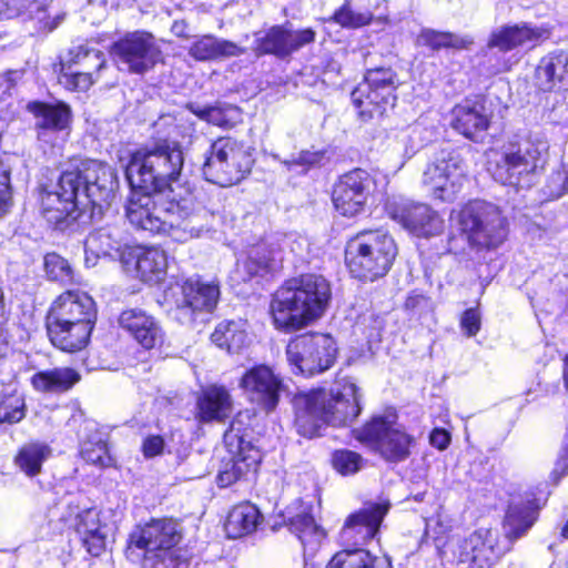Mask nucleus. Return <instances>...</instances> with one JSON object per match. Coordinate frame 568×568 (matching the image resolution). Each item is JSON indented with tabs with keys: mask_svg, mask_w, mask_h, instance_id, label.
Returning a JSON list of instances; mask_svg holds the SVG:
<instances>
[{
	"mask_svg": "<svg viewBox=\"0 0 568 568\" xmlns=\"http://www.w3.org/2000/svg\"><path fill=\"white\" fill-rule=\"evenodd\" d=\"M119 181L115 170L99 161H85L62 172L55 184L41 186L43 217L64 231L89 212L102 214L109 207Z\"/></svg>",
	"mask_w": 568,
	"mask_h": 568,
	"instance_id": "f257e3e1",
	"label": "nucleus"
},
{
	"mask_svg": "<svg viewBox=\"0 0 568 568\" xmlns=\"http://www.w3.org/2000/svg\"><path fill=\"white\" fill-rule=\"evenodd\" d=\"M166 203L152 196L130 199L125 215L139 230L151 234H166L176 242L184 243L200 237L211 229L212 214L194 202L191 187L181 192L171 190Z\"/></svg>",
	"mask_w": 568,
	"mask_h": 568,
	"instance_id": "f03ea898",
	"label": "nucleus"
},
{
	"mask_svg": "<svg viewBox=\"0 0 568 568\" xmlns=\"http://www.w3.org/2000/svg\"><path fill=\"white\" fill-rule=\"evenodd\" d=\"M363 393L353 378L336 381L331 389H312L294 396L295 426L300 435L315 437L324 426L345 427L362 412Z\"/></svg>",
	"mask_w": 568,
	"mask_h": 568,
	"instance_id": "7ed1b4c3",
	"label": "nucleus"
},
{
	"mask_svg": "<svg viewBox=\"0 0 568 568\" xmlns=\"http://www.w3.org/2000/svg\"><path fill=\"white\" fill-rule=\"evenodd\" d=\"M184 165L181 145L169 139H158L138 150L125 168V178L132 190L140 191L131 199L152 196L162 202L171 190L181 192L190 187L180 182Z\"/></svg>",
	"mask_w": 568,
	"mask_h": 568,
	"instance_id": "20e7f679",
	"label": "nucleus"
},
{
	"mask_svg": "<svg viewBox=\"0 0 568 568\" xmlns=\"http://www.w3.org/2000/svg\"><path fill=\"white\" fill-rule=\"evenodd\" d=\"M331 300L329 283L321 275L287 280L274 294L271 313L276 328L296 331L323 315Z\"/></svg>",
	"mask_w": 568,
	"mask_h": 568,
	"instance_id": "39448f33",
	"label": "nucleus"
},
{
	"mask_svg": "<svg viewBox=\"0 0 568 568\" xmlns=\"http://www.w3.org/2000/svg\"><path fill=\"white\" fill-rule=\"evenodd\" d=\"M397 255L393 237L382 230H368L351 239L345 247V263L349 273L373 282L385 276Z\"/></svg>",
	"mask_w": 568,
	"mask_h": 568,
	"instance_id": "423d86ee",
	"label": "nucleus"
},
{
	"mask_svg": "<svg viewBox=\"0 0 568 568\" xmlns=\"http://www.w3.org/2000/svg\"><path fill=\"white\" fill-rule=\"evenodd\" d=\"M548 143L537 134H516L496 163L494 178L503 184L529 186L546 163Z\"/></svg>",
	"mask_w": 568,
	"mask_h": 568,
	"instance_id": "0eeeda50",
	"label": "nucleus"
},
{
	"mask_svg": "<svg viewBox=\"0 0 568 568\" xmlns=\"http://www.w3.org/2000/svg\"><path fill=\"white\" fill-rule=\"evenodd\" d=\"M456 219L462 234L476 251L495 250L507 239V220L493 203L470 201L457 212Z\"/></svg>",
	"mask_w": 568,
	"mask_h": 568,
	"instance_id": "6e6552de",
	"label": "nucleus"
},
{
	"mask_svg": "<svg viewBox=\"0 0 568 568\" xmlns=\"http://www.w3.org/2000/svg\"><path fill=\"white\" fill-rule=\"evenodd\" d=\"M202 173L206 181L230 186L241 182L252 170L253 155L244 142L232 136L214 140L204 154Z\"/></svg>",
	"mask_w": 568,
	"mask_h": 568,
	"instance_id": "1a4fd4ad",
	"label": "nucleus"
},
{
	"mask_svg": "<svg viewBox=\"0 0 568 568\" xmlns=\"http://www.w3.org/2000/svg\"><path fill=\"white\" fill-rule=\"evenodd\" d=\"M399 83L398 75L392 68L368 69L364 81L352 91V102L364 120L382 116L395 106Z\"/></svg>",
	"mask_w": 568,
	"mask_h": 568,
	"instance_id": "9d476101",
	"label": "nucleus"
},
{
	"mask_svg": "<svg viewBox=\"0 0 568 568\" xmlns=\"http://www.w3.org/2000/svg\"><path fill=\"white\" fill-rule=\"evenodd\" d=\"M337 354L331 335L306 333L292 338L286 346V356L295 373L313 376L329 369Z\"/></svg>",
	"mask_w": 568,
	"mask_h": 568,
	"instance_id": "9b49d317",
	"label": "nucleus"
},
{
	"mask_svg": "<svg viewBox=\"0 0 568 568\" xmlns=\"http://www.w3.org/2000/svg\"><path fill=\"white\" fill-rule=\"evenodd\" d=\"M240 424L239 419L232 420L224 435L230 456L223 459L217 474V484L221 487L247 479L251 474L256 473L262 459L260 449L245 439L246 434L242 433Z\"/></svg>",
	"mask_w": 568,
	"mask_h": 568,
	"instance_id": "f8f14e48",
	"label": "nucleus"
},
{
	"mask_svg": "<svg viewBox=\"0 0 568 568\" xmlns=\"http://www.w3.org/2000/svg\"><path fill=\"white\" fill-rule=\"evenodd\" d=\"M356 438L371 446L388 463H402L410 456L415 438L402 427H395L385 417L375 416L355 430Z\"/></svg>",
	"mask_w": 568,
	"mask_h": 568,
	"instance_id": "ddd939ff",
	"label": "nucleus"
},
{
	"mask_svg": "<svg viewBox=\"0 0 568 568\" xmlns=\"http://www.w3.org/2000/svg\"><path fill=\"white\" fill-rule=\"evenodd\" d=\"M110 54L119 70L132 74H144L162 60V51L154 37L140 30L126 32L115 40Z\"/></svg>",
	"mask_w": 568,
	"mask_h": 568,
	"instance_id": "4468645a",
	"label": "nucleus"
},
{
	"mask_svg": "<svg viewBox=\"0 0 568 568\" xmlns=\"http://www.w3.org/2000/svg\"><path fill=\"white\" fill-rule=\"evenodd\" d=\"M423 185L442 202H453L465 181V163L455 150H440L423 172Z\"/></svg>",
	"mask_w": 568,
	"mask_h": 568,
	"instance_id": "2eb2a0df",
	"label": "nucleus"
},
{
	"mask_svg": "<svg viewBox=\"0 0 568 568\" xmlns=\"http://www.w3.org/2000/svg\"><path fill=\"white\" fill-rule=\"evenodd\" d=\"M180 290L181 295L175 298L171 316L184 326L203 322L204 316L215 308L220 297L219 285L205 282L197 275L183 281Z\"/></svg>",
	"mask_w": 568,
	"mask_h": 568,
	"instance_id": "dca6fc26",
	"label": "nucleus"
},
{
	"mask_svg": "<svg viewBox=\"0 0 568 568\" xmlns=\"http://www.w3.org/2000/svg\"><path fill=\"white\" fill-rule=\"evenodd\" d=\"M374 186L373 176L363 169H354L341 175L332 192L335 210L347 217L363 213Z\"/></svg>",
	"mask_w": 568,
	"mask_h": 568,
	"instance_id": "f3484780",
	"label": "nucleus"
},
{
	"mask_svg": "<svg viewBox=\"0 0 568 568\" xmlns=\"http://www.w3.org/2000/svg\"><path fill=\"white\" fill-rule=\"evenodd\" d=\"M392 220L418 237H432L444 231V220L429 205L406 200L386 204Z\"/></svg>",
	"mask_w": 568,
	"mask_h": 568,
	"instance_id": "a211bd4d",
	"label": "nucleus"
},
{
	"mask_svg": "<svg viewBox=\"0 0 568 568\" xmlns=\"http://www.w3.org/2000/svg\"><path fill=\"white\" fill-rule=\"evenodd\" d=\"M312 28L293 30L286 26H273L255 36L253 50L256 55H274L285 60L301 48L315 41Z\"/></svg>",
	"mask_w": 568,
	"mask_h": 568,
	"instance_id": "6ab92c4d",
	"label": "nucleus"
},
{
	"mask_svg": "<svg viewBox=\"0 0 568 568\" xmlns=\"http://www.w3.org/2000/svg\"><path fill=\"white\" fill-rule=\"evenodd\" d=\"M182 538L180 526L172 519H153L135 526L129 535L126 557L133 559V548L148 551H160L176 548Z\"/></svg>",
	"mask_w": 568,
	"mask_h": 568,
	"instance_id": "aec40b11",
	"label": "nucleus"
},
{
	"mask_svg": "<svg viewBox=\"0 0 568 568\" xmlns=\"http://www.w3.org/2000/svg\"><path fill=\"white\" fill-rule=\"evenodd\" d=\"M240 385L247 399L267 414L277 407L284 388L282 379L266 365L246 371Z\"/></svg>",
	"mask_w": 568,
	"mask_h": 568,
	"instance_id": "412c9836",
	"label": "nucleus"
},
{
	"mask_svg": "<svg viewBox=\"0 0 568 568\" xmlns=\"http://www.w3.org/2000/svg\"><path fill=\"white\" fill-rule=\"evenodd\" d=\"M122 268L132 277L156 284L166 275L168 254L160 247L133 245L122 257Z\"/></svg>",
	"mask_w": 568,
	"mask_h": 568,
	"instance_id": "4be33fe9",
	"label": "nucleus"
},
{
	"mask_svg": "<svg viewBox=\"0 0 568 568\" xmlns=\"http://www.w3.org/2000/svg\"><path fill=\"white\" fill-rule=\"evenodd\" d=\"M287 235H270L253 245L243 262L244 281L274 273L282 267L286 247L291 244Z\"/></svg>",
	"mask_w": 568,
	"mask_h": 568,
	"instance_id": "5701e85b",
	"label": "nucleus"
},
{
	"mask_svg": "<svg viewBox=\"0 0 568 568\" xmlns=\"http://www.w3.org/2000/svg\"><path fill=\"white\" fill-rule=\"evenodd\" d=\"M505 551L496 530L480 528L459 542L457 557L467 568H490Z\"/></svg>",
	"mask_w": 568,
	"mask_h": 568,
	"instance_id": "b1692460",
	"label": "nucleus"
},
{
	"mask_svg": "<svg viewBox=\"0 0 568 568\" xmlns=\"http://www.w3.org/2000/svg\"><path fill=\"white\" fill-rule=\"evenodd\" d=\"M97 317L95 303L91 296L80 291H68L61 294L51 305L47 321L58 325L91 324L94 326Z\"/></svg>",
	"mask_w": 568,
	"mask_h": 568,
	"instance_id": "393cba45",
	"label": "nucleus"
},
{
	"mask_svg": "<svg viewBox=\"0 0 568 568\" xmlns=\"http://www.w3.org/2000/svg\"><path fill=\"white\" fill-rule=\"evenodd\" d=\"M452 128L465 138L479 141L490 125L491 113L485 98H466L452 109Z\"/></svg>",
	"mask_w": 568,
	"mask_h": 568,
	"instance_id": "a878e982",
	"label": "nucleus"
},
{
	"mask_svg": "<svg viewBox=\"0 0 568 568\" xmlns=\"http://www.w3.org/2000/svg\"><path fill=\"white\" fill-rule=\"evenodd\" d=\"M388 505L371 504L351 514L339 532L343 545H362L378 535Z\"/></svg>",
	"mask_w": 568,
	"mask_h": 568,
	"instance_id": "bb28decb",
	"label": "nucleus"
},
{
	"mask_svg": "<svg viewBox=\"0 0 568 568\" xmlns=\"http://www.w3.org/2000/svg\"><path fill=\"white\" fill-rule=\"evenodd\" d=\"M119 325L144 349H154L164 342L160 323L141 308L124 310L119 316Z\"/></svg>",
	"mask_w": 568,
	"mask_h": 568,
	"instance_id": "cd10ccee",
	"label": "nucleus"
},
{
	"mask_svg": "<svg viewBox=\"0 0 568 568\" xmlns=\"http://www.w3.org/2000/svg\"><path fill=\"white\" fill-rule=\"evenodd\" d=\"M125 242L123 231L115 225H106L91 232L84 243L85 263H90L89 254L106 256L111 260L119 261L122 264V257L126 253V248L132 247Z\"/></svg>",
	"mask_w": 568,
	"mask_h": 568,
	"instance_id": "c85d7f7f",
	"label": "nucleus"
},
{
	"mask_svg": "<svg viewBox=\"0 0 568 568\" xmlns=\"http://www.w3.org/2000/svg\"><path fill=\"white\" fill-rule=\"evenodd\" d=\"M545 37V29L527 22L503 26L490 33L487 47L490 49L497 48L503 52H508L518 47H532Z\"/></svg>",
	"mask_w": 568,
	"mask_h": 568,
	"instance_id": "c756f323",
	"label": "nucleus"
},
{
	"mask_svg": "<svg viewBox=\"0 0 568 568\" xmlns=\"http://www.w3.org/2000/svg\"><path fill=\"white\" fill-rule=\"evenodd\" d=\"M27 109L36 118V129L39 138H42L47 132H61L70 129L72 111L63 102L33 101L28 103Z\"/></svg>",
	"mask_w": 568,
	"mask_h": 568,
	"instance_id": "7c9ffc66",
	"label": "nucleus"
},
{
	"mask_svg": "<svg viewBox=\"0 0 568 568\" xmlns=\"http://www.w3.org/2000/svg\"><path fill=\"white\" fill-rule=\"evenodd\" d=\"M541 90L554 91L568 84V51L555 50L545 55L536 70ZM564 100L568 103V89Z\"/></svg>",
	"mask_w": 568,
	"mask_h": 568,
	"instance_id": "2f4dec72",
	"label": "nucleus"
},
{
	"mask_svg": "<svg viewBox=\"0 0 568 568\" xmlns=\"http://www.w3.org/2000/svg\"><path fill=\"white\" fill-rule=\"evenodd\" d=\"M286 513L288 529L303 545L318 542L324 537V530L316 524L310 505L296 500Z\"/></svg>",
	"mask_w": 568,
	"mask_h": 568,
	"instance_id": "473e14b6",
	"label": "nucleus"
},
{
	"mask_svg": "<svg viewBox=\"0 0 568 568\" xmlns=\"http://www.w3.org/2000/svg\"><path fill=\"white\" fill-rule=\"evenodd\" d=\"M100 523L95 508H88L75 517V531L80 535L83 546L92 556H99L105 548L106 534Z\"/></svg>",
	"mask_w": 568,
	"mask_h": 568,
	"instance_id": "72a5a7b5",
	"label": "nucleus"
},
{
	"mask_svg": "<svg viewBox=\"0 0 568 568\" xmlns=\"http://www.w3.org/2000/svg\"><path fill=\"white\" fill-rule=\"evenodd\" d=\"M244 53V49L230 40L221 39L212 34L196 38L189 48V54L196 61H211Z\"/></svg>",
	"mask_w": 568,
	"mask_h": 568,
	"instance_id": "f704fd0d",
	"label": "nucleus"
},
{
	"mask_svg": "<svg viewBox=\"0 0 568 568\" xmlns=\"http://www.w3.org/2000/svg\"><path fill=\"white\" fill-rule=\"evenodd\" d=\"M199 418L201 422L223 420L232 410L231 396L222 386H210L197 398Z\"/></svg>",
	"mask_w": 568,
	"mask_h": 568,
	"instance_id": "c9c22d12",
	"label": "nucleus"
},
{
	"mask_svg": "<svg viewBox=\"0 0 568 568\" xmlns=\"http://www.w3.org/2000/svg\"><path fill=\"white\" fill-rule=\"evenodd\" d=\"M48 336L51 343L63 352L73 353L87 346L91 332V324L58 325L54 331V324L45 322Z\"/></svg>",
	"mask_w": 568,
	"mask_h": 568,
	"instance_id": "e433bc0d",
	"label": "nucleus"
},
{
	"mask_svg": "<svg viewBox=\"0 0 568 568\" xmlns=\"http://www.w3.org/2000/svg\"><path fill=\"white\" fill-rule=\"evenodd\" d=\"M262 515L252 504H240L229 513L225 531L229 538L236 539L253 532L260 525Z\"/></svg>",
	"mask_w": 568,
	"mask_h": 568,
	"instance_id": "4c0bfd02",
	"label": "nucleus"
},
{
	"mask_svg": "<svg viewBox=\"0 0 568 568\" xmlns=\"http://www.w3.org/2000/svg\"><path fill=\"white\" fill-rule=\"evenodd\" d=\"M212 342L229 353H240L247 345L246 322L242 320L223 321L211 335Z\"/></svg>",
	"mask_w": 568,
	"mask_h": 568,
	"instance_id": "58836bf2",
	"label": "nucleus"
},
{
	"mask_svg": "<svg viewBox=\"0 0 568 568\" xmlns=\"http://www.w3.org/2000/svg\"><path fill=\"white\" fill-rule=\"evenodd\" d=\"M326 568H392L387 559L378 558L364 548H345L336 552Z\"/></svg>",
	"mask_w": 568,
	"mask_h": 568,
	"instance_id": "ea45409f",
	"label": "nucleus"
},
{
	"mask_svg": "<svg viewBox=\"0 0 568 568\" xmlns=\"http://www.w3.org/2000/svg\"><path fill=\"white\" fill-rule=\"evenodd\" d=\"M536 521V511L529 503H510L504 519L505 536L509 541L523 537Z\"/></svg>",
	"mask_w": 568,
	"mask_h": 568,
	"instance_id": "a19ab883",
	"label": "nucleus"
},
{
	"mask_svg": "<svg viewBox=\"0 0 568 568\" xmlns=\"http://www.w3.org/2000/svg\"><path fill=\"white\" fill-rule=\"evenodd\" d=\"M49 445L32 442L23 445L14 457V465L28 477L32 478L42 470L43 463L50 457Z\"/></svg>",
	"mask_w": 568,
	"mask_h": 568,
	"instance_id": "79ce46f5",
	"label": "nucleus"
},
{
	"mask_svg": "<svg viewBox=\"0 0 568 568\" xmlns=\"http://www.w3.org/2000/svg\"><path fill=\"white\" fill-rule=\"evenodd\" d=\"M79 379L80 375L72 368H54L34 374L32 385L41 392H64L70 389Z\"/></svg>",
	"mask_w": 568,
	"mask_h": 568,
	"instance_id": "37998d69",
	"label": "nucleus"
},
{
	"mask_svg": "<svg viewBox=\"0 0 568 568\" xmlns=\"http://www.w3.org/2000/svg\"><path fill=\"white\" fill-rule=\"evenodd\" d=\"M68 69H82L100 72L105 67V58L101 50L91 47L89 43H82L72 47L64 61Z\"/></svg>",
	"mask_w": 568,
	"mask_h": 568,
	"instance_id": "c03bdc74",
	"label": "nucleus"
},
{
	"mask_svg": "<svg viewBox=\"0 0 568 568\" xmlns=\"http://www.w3.org/2000/svg\"><path fill=\"white\" fill-rule=\"evenodd\" d=\"M417 43L435 51L448 48L462 50L468 49L474 43V40L469 36L460 37L452 32L423 29L417 37Z\"/></svg>",
	"mask_w": 568,
	"mask_h": 568,
	"instance_id": "a18cd8bd",
	"label": "nucleus"
},
{
	"mask_svg": "<svg viewBox=\"0 0 568 568\" xmlns=\"http://www.w3.org/2000/svg\"><path fill=\"white\" fill-rule=\"evenodd\" d=\"M143 568H189V559L180 548L144 552Z\"/></svg>",
	"mask_w": 568,
	"mask_h": 568,
	"instance_id": "49530a36",
	"label": "nucleus"
},
{
	"mask_svg": "<svg viewBox=\"0 0 568 568\" xmlns=\"http://www.w3.org/2000/svg\"><path fill=\"white\" fill-rule=\"evenodd\" d=\"M372 20L373 13L369 10H355L352 0H344V3L328 19L345 29H358L369 24Z\"/></svg>",
	"mask_w": 568,
	"mask_h": 568,
	"instance_id": "de8ad7c7",
	"label": "nucleus"
},
{
	"mask_svg": "<svg viewBox=\"0 0 568 568\" xmlns=\"http://www.w3.org/2000/svg\"><path fill=\"white\" fill-rule=\"evenodd\" d=\"M45 7L39 0H0V17L14 18L27 14L30 19L44 20Z\"/></svg>",
	"mask_w": 568,
	"mask_h": 568,
	"instance_id": "09e8293b",
	"label": "nucleus"
},
{
	"mask_svg": "<svg viewBox=\"0 0 568 568\" xmlns=\"http://www.w3.org/2000/svg\"><path fill=\"white\" fill-rule=\"evenodd\" d=\"M43 267L48 280L69 284L73 281V270L61 255L52 252L44 255Z\"/></svg>",
	"mask_w": 568,
	"mask_h": 568,
	"instance_id": "8fccbe9b",
	"label": "nucleus"
},
{
	"mask_svg": "<svg viewBox=\"0 0 568 568\" xmlns=\"http://www.w3.org/2000/svg\"><path fill=\"white\" fill-rule=\"evenodd\" d=\"M327 160L325 150H303L296 156L283 161L288 171L301 168L298 172L305 173L312 168L321 166Z\"/></svg>",
	"mask_w": 568,
	"mask_h": 568,
	"instance_id": "3c124183",
	"label": "nucleus"
},
{
	"mask_svg": "<svg viewBox=\"0 0 568 568\" xmlns=\"http://www.w3.org/2000/svg\"><path fill=\"white\" fill-rule=\"evenodd\" d=\"M80 453L85 462L93 465L106 466L110 462L106 443L100 434H97L93 439L83 442Z\"/></svg>",
	"mask_w": 568,
	"mask_h": 568,
	"instance_id": "603ef678",
	"label": "nucleus"
},
{
	"mask_svg": "<svg viewBox=\"0 0 568 568\" xmlns=\"http://www.w3.org/2000/svg\"><path fill=\"white\" fill-rule=\"evenodd\" d=\"M363 457L353 450H335L332 455L333 467L342 475H353L363 467Z\"/></svg>",
	"mask_w": 568,
	"mask_h": 568,
	"instance_id": "864d4df0",
	"label": "nucleus"
},
{
	"mask_svg": "<svg viewBox=\"0 0 568 568\" xmlns=\"http://www.w3.org/2000/svg\"><path fill=\"white\" fill-rule=\"evenodd\" d=\"M26 416L24 400L19 396H9L0 403V422L16 424Z\"/></svg>",
	"mask_w": 568,
	"mask_h": 568,
	"instance_id": "5fc2aeb1",
	"label": "nucleus"
},
{
	"mask_svg": "<svg viewBox=\"0 0 568 568\" xmlns=\"http://www.w3.org/2000/svg\"><path fill=\"white\" fill-rule=\"evenodd\" d=\"M23 74V70H8L0 74V109L11 105V100L17 91V84L22 80Z\"/></svg>",
	"mask_w": 568,
	"mask_h": 568,
	"instance_id": "6e6d98bb",
	"label": "nucleus"
},
{
	"mask_svg": "<svg viewBox=\"0 0 568 568\" xmlns=\"http://www.w3.org/2000/svg\"><path fill=\"white\" fill-rule=\"evenodd\" d=\"M566 193H568V168L562 166L548 178L545 194L551 199H558Z\"/></svg>",
	"mask_w": 568,
	"mask_h": 568,
	"instance_id": "4d7b16f0",
	"label": "nucleus"
},
{
	"mask_svg": "<svg viewBox=\"0 0 568 568\" xmlns=\"http://www.w3.org/2000/svg\"><path fill=\"white\" fill-rule=\"evenodd\" d=\"M237 114V108L232 105H210L207 122L221 126L231 128L234 123V118Z\"/></svg>",
	"mask_w": 568,
	"mask_h": 568,
	"instance_id": "13d9d810",
	"label": "nucleus"
},
{
	"mask_svg": "<svg viewBox=\"0 0 568 568\" xmlns=\"http://www.w3.org/2000/svg\"><path fill=\"white\" fill-rule=\"evenodd\" d=\"M12 205V189L10 183V169L0 162V216L6 214Z\"/></svg>",
	"mask_w": 568,
	"mask_h": 568,
	"instance_id": "bf43d9fd",
	"label": "nucleus"
},
{
	"mask_svg": "<svg viewBox=\"0 0 568 568\" xmlns=\"http://www.w3.org/2000/svg\"><path fill=\"white\" fill-rule=\"evenodd\" d=\"M405 308L413 313V315H422L432 311L433 305L429 297L424 294L413 292L405 302Z\"/></svg>",
	"mask_w": 568,
	"mask_h": 568,
	"instance_id": "052dcab7",
	"label": "nucleus"
},
{
	"mask_svg": "<svg viewBox=\"0 0 568 568\" xmlns=\"http://www.w3.org/2000/svg\"><path fill=\"white\" fill-rule=\"evenodd\" d=\"M70 75H71V83L73 85V89L78 91H85L88 90L93 82L98 79V74L100 72L89 71V70H82V69H69Z\"/></svg>",
	"mask_w": 568,
	"mask_h": 568,
	"instance_id": "680f3d73",
	"label": "nucleus"
},
{
	"mask_svg": "<svg viewBox=\"0 0 568 568\" xmlns=\"http://www.w3.org/2000/svg\"><path fill=\"white\" fill-rule=\"evenodd\" d=\"M480 314L477 308L466 310L460 318V327L467 336H475L480 329Z\"/></svg>",
	"mask_w": 568,
	"mask_h": 568,
	"instance_id": "e2e57ef3",
	"label": "nucleus"
},
{
	"mask_svg": "<svg viewBox=\"0 0 568 568\" xmlns=\"http://www.w3.org/2000/svg\"><path fill=\"white\" fill-rule=\"evenodd\" d=\"M164 439L161 436H149L144 439L142 449L143 454L148 458L155 457L163 452Z\"/></svg>",
	"mask_w": 568,
	"mask_h": 568,
	"instance_id": "0e129e2a",
	"label": "nucleus"
},
{
	"mask_svg": "<svg viewBox=\"0 0 568 568\" xmlns=\"http://www.w3.org/2000/svg\"><path fill=\"white\" fill-rule=\"evenodd\" d=\"M429 443L433 447L444 450L450 443V434L442 428H435L429 435Z\"/></svg>",
	"mask_w": 568,
	"mask_h": 568,
	"instance_id": "69168bd1",
	"label": "nucleus"
},
{
	"mask_svg": "<svg viewBox=\"0 0 568 568\" xmlns=\"http://www.w3.org/2000/svg\"><path fill=\"white\" fill-rule=\"evenodd\" d=\"M422 131L423 129L420 128L419 124H415L409 129L408 138L414 142L413 148L418 149L425 144L426 139L422 138Z\"/></svg>",
	"mask_w": 568,
	"mask_h": 568,
	"instance_id": "338daca9",
	"label": "nucleus"
},
{
	"mask_svg": "<svg viewBox=\"0 0 568 568\" xmlns=\"http://www.w3.org/2000/svg\"><path fill=\"white\" fill-rule=\"evenodd\" d=\"M187 110H190L193 114L199 116L201 120H204L207 122V113L210 111V106H201L196 103H189L186 105Z\"/></svg>",
	"mask_w": 568,
	"mask_h": 568,
	"instance_id": "774afa93",
	"label": "nucleus"
}]
</instances>
